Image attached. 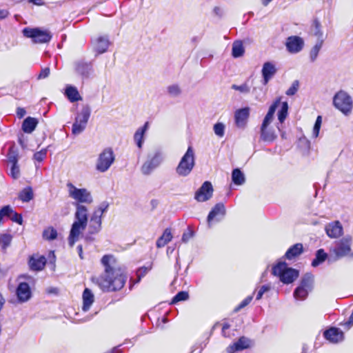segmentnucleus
<instances>
[{
    "instance_id": "nucleus-41",
    "label": "nucleus",
    "mask_w": 353,
    "mask_h": 353,
    "mask_svg": "<svg viewBox=\"0 0 353 353\" xmlns=\"http://www.w3.org/2000/svg\"><path fill=\"white\" fill-rule=\"evenodd\" d=\"M57 231L53 227H48L43 232V238L48 241H53L57 237Z\"/></svg>"
},
{
    "instance_id": "nucleus-40",
    "label": "nucleus",
    "mask_w": 353,
    "mask_h": 353,
    "mask_svg": "<svg viewBox=\"0 0 353 353\" xmlns=\"http://www.w3.org/2000/svg\"><path fill=\"white\" fill-rule=\"evenodd\" d=\"M12 240V236L10 234L5 233L0 235V245L1 250L5 252L10 246Z\"/></svg>"
},
{
    "instance_id": "nucleus-46",
    "label": "nucleus",
    "mask_w": 353,
    "mask_h": 353,
    "mask_svg": "<svg viewBox=\"0 0 353 353\" xmlns=\"http://www.w3.org/2000/svg\"><path fill=\"white\" fill-rule=\"evenodd\" d=\"M299 85L298 80L294 81L290 87L286 90L285 94L290 97L294 96L299 90Z\"/></svg>"
},
{
    "instance_id": "nucleus-16",
    "label": "nucleus",
    "mask_w": 353,
    "mask_h": 353,
    "mask_svg": "<svg viewBox=\"0 0 353 353\" xmlns=\"http://www.w3.org/2000/svg\"><path fill=\"white\" fill-rule=\"evenodd\" d=\"M225 212L226 210L223 203H216L209 212L208 216L207 217V222L208 226L210 227L212 221H214L216 222L220 221L225 215Z\"/></svg>"
},
{
    "instance_id": "nucleus-60",
    "label": "nucleus",
    "mask_w": 353,
    "mask_h": 353,
    "mask_svg": "<svg viewBox=\"0 0 353 353\" xmlns=\"http://www.w3.org/2000/svg\"><path fill=\"white\" fill-rule=\"evenodd\" d=\"M150 123L148 121L145 122V124L138 128L136 132H146L149 130Z\"/></svg>"
},
{
    "instance_id": "nucleus-48",
    "label": "nucleus",
    "mask_w": 353,
    "mask_h": 353,
    "mask_svg": "<svg viewBox=\"0 0 353 353\" xmlns=\"http://www.w3.org/2000/svg\"><path fill=\"white\" fill-rule=\"evenodd\" d=\"M167 90L170 96L174 97L179 96L181 92V88L176 84L169 85Z\"/></svg>"
},
{
    "instance_id": "nucleus-3",
    "label": "nucleus",
    "mask_w": 353,
    "mask_h": 353,
    "mask_svg": "<svg viewBox=\"0 0 353 353\" xmlns=\"http://www.w3.org/2000/svg\"><path fill=\"white\" fill-rule=\"evenodd\" d=\"M109 208V203L103 201L93 211L88 222V232L90 234H96L101 230L102 216Z\"/></svg>"
},
{
    "instance_id": "nucleus-4",
    "label": "nucleus",
    "mask_w": 353,
    "mask_h": 353,
    "mask_svg": "<svg viewBox=\"0 0 353 353\" xmlns=\"http://www.w3.org/2000/svg\"><path fill=\"white\" fill-rule=\"evenodd\" d=\"M352 245V238L350 235L336 241L330 249L331 257L334 256V261L349 257L351 254Z\"/></svg>"
},
{
    "instance_id": "nucleus-33",
    "label": "nucleus",
    "mask_w": 353,
    "mask_h": 353,
    "mask_svg": "<svg viewBox=\"0 0 353 353\" xmlns=\"http://www.w3.org/2000/svg\"><path fill=\"white\" fill-rule=\"evenodd\" d=\"M314 283V276L312 273H306L301 280L299 286L312 291Z\"/></svg>"
},
{
    "instance_id": "nucleus-14",
    "label": "nucleus",
    "mask_w": 353,
    "mask_h": 353,
    "mask_svg": "<svg viewBox=\"0 0 353 353\" xmlns=\"http://www.w3.org/2000/svg\"><path fill=\"white\" fill-rule=\"evenodd\" d=\"M285 47L291 54L301 52L304 47V40L299 36H290L286 39Z\"/></svg>"
},
{
    "instance_id": "nucleus-53",
    "label": "nucleus",
    "mask_w": 353,
    "mask_h": 353,
    "mask_svg": "<svg viewBox=\"0 0 353 353\" xmlns=\"http://www.w3.org/2000/svg\"><path fill=\"white\" fill-rule=\"evenodd\" d=\"M259 141L265 143H270L276 139L274 134H260Z\"/></svg>"
},
{
    "instance_id": "nucleus-28",
    "label": "nucleus",
    "mask_w": 353,
    "mask_h": 353,
    "mask_svg": "<svg viewBox=\"0 0 353 353\" xmlns=\"http://www.w3.org/2000/svg\"><path fill=\"white\" fill-rule=\"evenodd\" d=\"M65 95L70 102H76L82 99L77 88L72 85L66 87Z\"/></svg>"
},
{
    "instance_id": "nucleus-52",
    "label": "nucleus",
    "mask_w": 353,
    "mask_h": 353,
    "mask_svg": "<svg viewBox=\"0 0 353 353\" xmlns=\"http://www.w3.org/2000/svg\"><path fill=\"white\" fill-rule=\"evenodd\" d=\"M150 270L148 267H141L137 271V280L136 283H139L142 277H143Z\"/></svg>"
},
{
    "instance_id": "nucleus-22",
    "label": "nucleus",
    "mask_w": 353,
    "mask_h": 353,
    "mask_svg": "<svg viewBox=\"0 0 353 353\" xmlns=\"http://www.w3.org/2000/svg\"><path fill=\"white\" fill-rule=\"evenodd\" d=\"M281 103V97L277 98L270 106L268 111L261 125V132H264L266 128L272 123L276 110Z\"/></svg>"
},
{
    "instance_id": "nucleus-21",
    "label": "nucleus",
    "mask_w": 353,
    "mask_h": 353,
    "mask_svg": "<svg viewBox=\"0 0 353 353\" xmlns=\"http://www.w3.org/2000/svg\"><path fill=\"white\" fill-rule=\"evenodd\" d=\"M325 230L330 238L337 239L343 234V229L341 223L336 221L327 224Z\"/></svg>"
},
{
    "instance_id": "nucleus-27",
    "label": "nucleus",
    "mask_w": 353,
    "mask_h": 353,
    "mask_svg": "<svg viewBox=\"0 0 353 353\" xmlns=\"http://www.w3.org/2000/svg\"><path fill=\"white\" fill-rule=\"evenodd\" d=\"M303 252V244L298 243L291 246L285 252V258L288 260H292L299 255Z\"/></svg>"
},
{
    "instance_id": "nucleus-59",
    "label": "nucleus",
    "mask_w": 353,
    "mask_h": 353,
    "mask_svg": "<svg viewBox=\"0 0 353 353\" xmlns=\"http://www.w3.org/2000/svg\"><path fill=\"white\" fill-rule=\"evenodd\" d=\"M225 130V125L222 123H217L214 125V132H223Z\"/></svg>"
},
{
    "instance_id": "nucleus-25",
    "label": "nucleus",
    "mask_w": 353,
    "mask_h": 353,
    "mask_svg": "<svg viewBox=\"0 0 353 353\" xmlns=\"http://www.w3.org/2000/svg\"><path fill=\"white\" fill-rule=\"evenodd\" d=\"M46 263V259L44 256L33 255L30 257L29 266L30 270L40 271L43 269Z\"/></svg>"
},
{
    "instance_id": "nucleus-29",
    "label": "nucleus",
    "mask_w": 353,
    "mask_h": 353,
    "mask_svg": "<svg viewBox=\"0 0 353 353\" xmlns=\"http://www.w3.org/2000/svg\"><path fill=\"white\" fill-rule=\"evenodd\" d=\"M38 124V119L34 117H28L22 123L23 132H32Z\"/></svg>"
},
{
    "instance_id": "nucleus-54",
    "label": "nucleus",
    "mask_w": 353,
    "mask_h": 353,
    "mask_svg": "<svg viewBox=\"0 0 353 353\" xmlns=\"http://www.w3.org/2000/svg\"><path fill=\"white\" fill-rule=\"evenodd\" d=\"M252 296H248L245 299H243L240 304L234 308V312H239L240 310L243 309L245 306H247L251 301L252 300Z\"/></svg>"
},
{
    "instance_id": "nucleus-2",
    "label": "nucleus",
    "mask_w": 353,
    "mask_h": 353,
    "mask_svg": "<svg viewBox=\"0 0 353 353\" xmlns=\"http://www.w3.org/2000/svg\"><path fill=\"white\" fill-rule=\"evenodd\" d=\"M74 221L72 224L68 236V244L73 247L81 233L86 228L88 222V210L85 205L76 203Z\"/></svg>"
},
{
    "instance_id": "nucleus-18",
    "label": "nucleus",
    "mask_w": 353,
    "mask_h": 353,
    "mask_svg": "<svg viewBox=\"0 0 353 353\" xmlns=\"http://www.w3.org/2000/svg\"><path fill=\"white\" fill-rule=\"evenodd\" d=\"M16 295L19 303H25L30 300L32 292L29 284L26 282L19 283L16 289Z\"/></svg>"
},
{
    "instance_id": "nucleus-9",
    "label": "nucleus",
    "mask_w": 353,
    "mask_h": 353,
    "mask_svg": "<svg viewBox=\"0 0 353 353\" xmlns=\"http://www.w3.org/2000/svg\"><path fill=\"white\" fill-rule=\"evenodd\" d=\"M69 196L77 201V203H91L93 201L90 192L85 188H77L72 183L66 185Z\"/></svg>"
},
{
    "instance_id": "nucleus-26",
    "label": "nucleus",
    "mask_w": 353,
    "mask_h": 353,
    "mask_svg": "<svg viewBox=\"0 0 353 353\" xmlns=\"http://www.w3.org/2000/svg\"><path fill=\"white\" fill-rule=\"evenodd\" d=\"M82 299H83L82 310L84 312H87L90 310L91 305L94 303V294L92 292V291L90 289L85 288L83 292Z\"/></svg>"
},
{
    "instance_id": "nucleus-6",
    "label": "nucleus",
    "mask_w": 353,
    "mask_h": 353,
    "mask_svg": "<svg viewBox=\"0 0 353 353\" xmlns=\"http://www.w3.org/2000/svg\"><path fill=\"white\" fill-rule=\"evenodd\" d=\"M194 165V152L192 147L190 145L176 168V172L180 176H187L192 171Z\"/></svg>"
},
{
    "instance_id": "nucleus-19",
    "label": "nucleus",
    "mask_w": 353,
    "mask_h": 353,
    "mask_svg": "<svg viewBox=\"0 0 353 353\" xmlns=\"http://www.w3.org/2000/svg\"><path fill=\"white\" fill-rule=\"evenodd\" d=\"M277 72L275 64L271 61L265 62L263 65L261 74L263 77L262 83L263 85L268 83L274 77Z\"/></svg>"
},
{
    "instance_id": "nucleus-62",
    "label": "nucleus",
    "mask_w": 353,
    "mask_h": 353,
    "mask_svg": "<svg viewBox=\"0 0 353 353\" xmlns=\"http://www.w3.org/2000/svg\"><path fill=\"white\" fill-rule=\"evenodd\" d=\"M55 261H56V256L54 255V252H50L49 255V264H51L54 268L55 267Z\"/></svg>"
},
{
    "instance_id": "nucleus-57",
    "label": "nucleus",
    "mask_w": 353,
    "mask_h": 353,
    "mask_svg": "<svg viewBox=\"0 0 353 353\" xmlns=\"http://www.w3.org/2000/svg\"><path fill=\"white\" fill-rule=\"evenodd\" d=\"M321 123H322V117L321 116H318L316 118V122L314 123V128H313V132H319Z\"/></svg>"
},
{
    "instance_id": "nucleus-31",
    "label": "nucleus",
    "mask_w": 353,
    "mask_h": 353,
    "mask_svg": "<svg viewBox=\"0 0 353 353\" xmlns=\"http://www.w3.org/2000/svg\"><path fill=\"white\" fill-rule=\"evenodd\" d=\"M328 257L323 249H319L316 252L315 258L312 261V266L316 268L323 263Z\"/></svg>"
},
{
    "instance_id": "nucleus-44",
    "label": "nucleus",
    "mask_w": 353,
    "mask_h": 353,
    "mask_svg": "<svg viewBox=\"0 0 353 353\" xmlns=\"http://www.w3.org/2000/svg\"><path fill=\"white\" fill-rule=\"evenodd\" d=\"M232 89L239 91L240 93L243 94H247L250 92V86L248 85V82H245L241 85L233 84L231 86Z\"/></svg>"
},
{
    "instance_id": "nucleus-63",
    "label": "nucleus",
    "mask_w": 353,
    "mask_h": 353,
    "mask_svg": "<svg viewBox=\"0 0 353 353\" xmlns=\"http://www.w3.org/2000/svg\"><path fill=\"white\" fill-rule=\"evenodd\" d=\"M26 114V111L24 108H18L17 110V117L19 118H22L25 116V114Z\"/></svg>"
},
{
    "instance_id": "nucleus-58",
    "label": "nucleus",
    "mask_w": 353,
    "mask_h": 353,
    "mask_svg": "<svg viewBox=\"0 0 353 353\" xmlns=\"http://www.w3.org/2000/svg\"><path fill=\"white\" fill-rule=\"evenodd\" d=\"M50 68H43L41 70V72L39 73V76H38V79H46L47 78L49 74H50Z\"/></svg>"
},
{
    "instance_id": "nucleus-1",
    "label": "nucleus",
    "mask_w": 353,
    "mask_h": 353,
    "mask_svg": "<svg viewBox=\"0 0 353 353\" xmlns=\"http://www.w3.org/2000/svg\"><path fill=\"white\" fill-rule=\"evenodd\" d=\"M104 272L95 279H92L103 291L112 292L121 290L126 281L123 270L117 265L112 255H104L101 260Z\"/></svg>"
},
{
    "instance_id": "nucleus-17",
    "label": "nucleus",
    "mask_w": 353,
    "mask_h": 353,
    "mask_svg": "<svg viewBox=\"0 0 353 353\" xmlns=\"http://www.w3.org/2000/svg\"><path fill=\"white\" fill-rule=\"evenodd\" d=\"M74 69L83 79H88L94 71L92 62L84 61H77L74 64Z\"/></svg>"
},
{
    "instance_id": "nucleus-20",
    "label": "nucleus",
    "mask_w": 353,
    "mask_h": 353,
    "mask_svg": "<svg viewBox=\"0 0 353 353\" xmlns=\"http://www.w3.org/2000/svg\"><path fill=\"white\" fill-rule=\"evenodd\" d=\"M91 43L93 50L97 52V54H102L106 52L110 45V41L106 36H99L96 38H93Z\"/></svg>"
},
{
    "instance_id": "nucleus-34",
    "label": "nucleus",
    "mask_w": 353,
    "mask_h": 353,
    "mask_svg": "<svg viewBox=\"0 0 353 353\" xmlns=\"http://www.w3.org/2000/svg\"><path fill=\"white\" fill-rule=\"evenodd\" d=\"M297 145L303 154H307L310 148V141L304 136L303 134L299 138Z\"/></svg>"
},
{
    "instance_id": "nucleus-64",
    "label": "nucleus",
    "mask_w": 353,
    "mask_h": 353,
    "mask_svg": "<svg viewBox=\"0 0 353 353\" xmlns=\"http://www.w3.org/2000/svg\"><path fill=\"white\" fill-rule=\"evenodd\" d=\"M25 137L24 134H21V136L19 137V142L20 145L22 146V148H26L28 145L25 143Z\"/></svg>"
},
{
    "instance_id": "nucleus-30",
    "label": "nucleus",
    "mask_w": 353,
    "mask_h": 353,
    "mask_svg": "<svg viewBox=\"0 0 353 353\" xmlns=\"http://www.w3.org/2000/svg\"><path fill=\"white\" fill-rule=\"evenodd\" d=\"M172 239V234L170 228H166L163 234L157 241V247L163 248Z\"/></svg>"
},
{
    "instance_id": "nucleus-43",
    "label": "nucleus",
    "mask_w": 353,
    "mask_h": 353,
    "mask_svg": "<svg viewBox=\"0 0 353 353\" xmlns=\"http://www.w3.org/2000/svg\"><path fill=\"white\" fill-rule=\"evenodd\" d=\"M8 160L10 163H18L19 152L14 146H11L7 154Z\"/></svg>"
},
{
    "instance_id": "nucleus-55",
    "label": "nucleus",
    "mask_w": 353,
    "mask_h": 353,
    "mask_svg": "<svg viewBox=\"0 0 353 353\" xmlns=\"http://www.w3.org/2000/svg\"><path fill=\"white\" fill-rule=\"evenodd\" d=\"M9 219L13 222H15L19 225L23 223V218L21 214L15 212L13 210L12 213L10 216H9Z\"/></svg>"
},
{
    "instance_id": "nucleus-24",
    "label": "nucleus",
    "mask_w": 353,
    "mask_h": 353,
    "mask_svg": "<svg viewBox=\"0 0 353 353\" xmlns=\"http://www.w3.org/2000/svg\"><path fill=\"white\" fill-rule=\"evenodd\" d=\"M251 340L247 337L241 336L239 340L227 347L228 353H234L236 351H240L250 347Z\"/></svg>"
},
{
    "instance_id": "nucleus-49",
    "label": "nucleus",
    "mask_w": 353,
    "mask_h": 353,
    "mask_svg": "<svg viewBox=\"0 0 353 353\" xmlns=\"http://www.w3.org/2000/svg\"><path fill=\"white\" fill-rule=\"evenodd\" d=\"M188 293L185 291L178 292L172 299V303H176L179 301H185L188 299Z\"/></svg>"
},
{
    "instance_id": "nucleus-45",
    "label": "nucleus",
    "mask_w": 353,
    "mask_h": 353,
    "mask_svg": "<svg viewBox=\"0 0 353 353\" xmlns=\"http://www.w3.org/2000/svg\"><path fill=\"white\" fill-rule=\"evenodd\" d=\"M12 213V208L8 205H5L0 209V224L4 218H8Z\"/></svg>"
},
{
    "instance_id": "nucleus-37",
    "label": "nucleus",
    "mask_w": 353,
    "mask_h": 353,
    "mask_svg": "<svg viewBox=\"0 0 353 353\" xmlns=\"http://www.w3.org/2000/svg\"><path fill=\"white\" fill-rule=\"evenodd\" d=\"M33 191L30 187H26L19 194V199L23 202H29L33 199Z\"/></svg>"
},
{
    "instance_id": "nucleus-8",
    "label": "nucleus",
    "mask_w": 353,
    "mask_h": 353,
    "mask_svg": "<svg viewBox=\"0 0 353 353\" xmlns=\"http://www.w3.org/2000/svg\"><path fill=\"white\" fill-rule=\"evenodd\" d=\"M165 154L161 150H157L154 153L148 155L147 160L141 168V171L144 175L150 174L164 161Z\"/></svg>"
},
{
    "instance_id": "nucleus-38",
    "label": "nucleus",
    "mask_w": 353,
    "mask_h": 353,
    "mask_svg": "<svg viewBox=\"0 0 353 353\" xmlns=\"http://www.w3.org/2000/svg\"><path fill=\"white\" fill-rule=\"evenodd\" d=\"M310 31L314 36L318 37V39H323L321 25L318 19H315L313 20L310 27Z\"/></svg>"
},
{
    "instance_id": "nucleus-35",
    "label": "nucleus",
    "mask_w": 353,
    "mask_h": 353,
    "mask_svg": "<svg viewBox=\"0 0 353 353\" xmlns=\"http://www.w3.org/2000/svg\"><path fill=\"white\" fill-rule=\"evenodd\" d=\"M232 182L237 185H243L245 181L244 174L239 168H235L232 172Z\"/></svg>"
},
{
    "instance_id": "nucleus-32",
    "label": "nucleus",
    "mask_w": 353,
    "mask_h": 353,
    "mask_svg": "<svg viewBox=\"0 0 353 353\" xmlns=\"http://www.w3.org/2000/svg\"><path fill=\"white\" fill-rule=\"evenodd\" d=\"M323 39H318L316 44L310 50L309 57L310 60L312 63L314 62L316 60L319 53L323 46Z\"/></svg>"
},
{
    "instance_id": "nucleus-15",
    "label": "nucleus",
    "mask_w": 353,
    "mask_h": 353,
    "mask_svg": "<svg viewBox=\"0 0 353 353\" xmlns=\"http://www.w3.org/2000/svg\"><path fill=\"white\" fill-rule=\"evenodd\" d=\"M250 112L249 107L240 108L234 112V124L239 129L243 130L246 126Z\"/></svg>"
},
{
    "instance_id": "nucleus-7",
    "label": "nucleus",
    "mask_w": 353,
    "mask_h": 353,
    "mask_svg": "<svg viewBox=\"0 0 353 353\" xmlns=\"http://www.w3.org/2000/svg\"><path fill=\"white\" fill-rule=\"evenodd\" d=\"M334 106L343 114H351L353 108V101L351 96L344 90L337 92L333 97Z\"/></svg>"
},
{
    "instance_id": "nucleus-23",
    "label": "nucleus",
    "mask_w": 353,
    "mask_h": 353,
    "mask_svg": "<svg viewBox=\"0 0 353 353\" xmlns=\"http://www.w3.org/2000/svg\"><path fill=\"white\" fill-rule=\"evenodd\" d=\"M325 339L332 343H337L342 341L344 339L343 332L339 328L330 327L323 332Z\"/></svg>"
},
{
    "instance_id": "nucleus-61",
    "label": "nucleus",
    "mask_w": 353,
    "mask_h": 353,
    "mask_svg": "<svg viewBox=\"0 0 353 353\" xmlns=\"http://www.w3.org/2000/svg\"><path fill=\"white\" fill-rule=\"evenodd\" d=\"M193 233L192 232H184L182 236V241L183 242H187L189 239L192 237Z\"/></svg>"
},
{
    "instance_id": "nucleus-47",
    "label": "nucleus",
    "mask_w": 353,
    "mask_h": 353,
    "mask_svg": "<svg viewBox=\"0 0 353 353\" xmlns=\"http://www.w3.org/2000/svg\"><path fill=\"white\" fill-rule=\"evenodd\" d=\"M46 156H47V148H43V149L41 150L40 151L35 152L33 155V159L36 162L41 163L46 158Z\"/></svg>"
},
{
    "instance_id": "nucleus-13",
    "label": "nucleus",
    "mask_w": 353,
    "mask_h": 353,
    "mask_svg": "<svg viewBox=\"0 0 353 353\" xmlns=\"http://www.w3.org/2000/svg\"><path fill=\"white\" fill-rule=\"evenodd\" d=\"M213 187L210 181H205L196 191L194 199L198 202H205L210 200L213 195Z\"/></svg>"
},
{
    "instance_id": "nucleus-42",
    "label": "nucleus",
    "mask_w": 353,
    "mask_h": 353,
    "mask_svg": "<svg viewBox=\"0 0 353 353\" xmlns=\"http://www.w3.org/2000/svg\"><path fill=\"white\" fill-rule=\"evenodd\" d=\"M288 114V103L287 101L281 103V108L278 112V119L282 123Z\"/></svg>"
},
{
    "instance_id": "nucleus-11",
    "label": "nucleus",
    "mask_w": 353,
    "mask_h": 353,
    "mask_svg": "<svg viewBox=\"0 0 353 353\" xmlns=\"http://www.w3.org/2000/svg\"><path fill=\"white\" fill-rule=\"evenodd\" d=\"M114 161V155L111 148H105L99 156L96 169L101 172L107 171Z\"/></svg>"
},
{
    "instance_id": "nucleus-5",
    "label": "nucleus",
    "mask_w": 353,
    "mask_h": 353,
    "mask_svg": "<svg viewBox=\"0 0 353 353\" xmlns=\"http://www.w3.org/2000/svg\"><path fill=\"white\" fill-rule=\"evenodd\" d=\"M272 274L279 277L280 281L285 284L292 283L299 276V271L288 267L284 261L279 262L272 267Z\"/></svg>"
},
{
    "instance_id": "nucleus-12",
    "label": "nucleus",
    "mask_w": 353,
    "mask_h": 353,
    "mask_svg": "<svg viewBox=\"0 0 353 353\" xmlns=\"http://www.w3.org/2000/svg\"><path fill=\"white\" fill-rule=\"evenodd\" d=\"M90 115V108L87 106L83 107L76 117V121L72 126V132H80L83 131L86 126Z\"/></svg>"
},
{
    "instance_id": "nucleus-51",
    "label": "nucleus",
    "mask_w": 353,
    "mask_h": 353,
    "mask_svg": "<svg viewBox=\"0 0 353 353\" xmlns=\"http://www.w3.org/2000/svg\"><path fill=\"white\" fill-rule=\"evenodd\" d=\"M145 134H134V140L139 148H141L145 140Z\"/></svg>"
},
{
    "instance_id": "nucleus-50",
    "label": "nucleus",
    "mask_w": 353,
    "mask_h": 353,
    "mask_svg": "<svg viewBox=\"0 0 353 353\" xmlns=\"http://www.w3.org/2000/svg\"><path fill=\"white\" fill-rule=\"evenodd\" d=\"M10 175L13 179H18L20 176V170L18 163H10Z\"/></svg>"
},
{
    "instance_id": "nucleus-36",
    "label": "nucleus",
    "mask_w": 353,
    "mask_h": 353,
    "mask_svg": "<svg viewBox=\"0 0 353 353\" xmlns=\"http://www.w3.org/2000/svg\"><path fill=\"white\" fill-rule=\"evenodd\" d=\"M245 49L241 41H235L232 44V55L234 58L241 57L244 54Z\"/></svg>"
},
{
    "instance_id": "nucleus-56",
    "label": "nucleus",
    "mask_w": 353,
    "mask_h": 353,
    "mask_svg": "<svg viewBox=\"0 0 353 353\" xmlns=\"http://www.w3.org/2000/svg\"><path fill=\"white\" fill-rule=\"evenodd\" d=\"M270 290V286L269 285H262L256 294V299L260 300L263 297V295L264 294V293L269 291Z\"/></svg>"
},
{
    "instance_id": "nucleus-39",
    "label": "nucleus",
    "mask_w": 353,
    "mask_h": 353,
    "mask_svg": "<svg viewBox=\"0 0 353 353\" xmlns=\"http://www.w3.org/2000/svg\"><path fill=\"white\" fill-rule=\"evenodd\" d=\"M309 292H310V290L299 285L294 290L293 295L295 299L299 301H303L307 297Z\"/></svg>"
},
{
    "instance_id": "nucleus-10",
    "label": "nucleus",
    "mask_w": 353,
    "mask_h": 353,
    "mask_svg": "<svg viewBox=\"0 0 353 353\" xmlns=\"http://www.w3.org/2000/svg\"><path fill=\"white\" fill-rule=\"evenodd\" d=\"M23 34L26 37L31 38L35 43H47L52 38L49 32L39 28H26L23 30Z\"/></svg>"
}]
</instances>
